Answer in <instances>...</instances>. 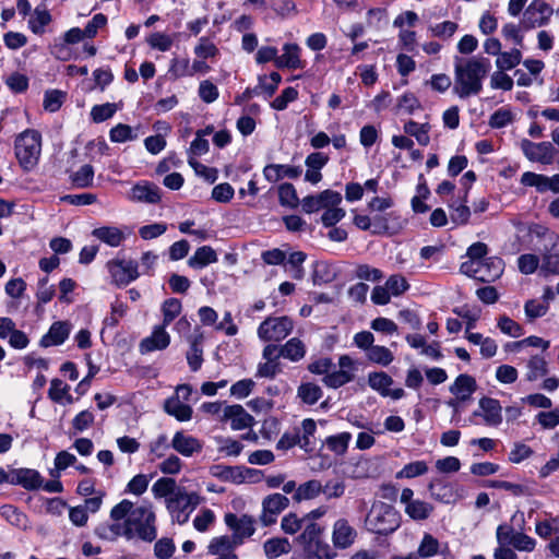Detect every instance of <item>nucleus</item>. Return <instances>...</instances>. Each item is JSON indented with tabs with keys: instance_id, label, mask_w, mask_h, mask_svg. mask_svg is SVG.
Returning a JSON list of instances; mask_svg holds the SVG:
<instances>
[{
	"instance_id": "1",
	"label": "nucleus",
	"mask_w": 559,
	"mask_h": 559,
	"mask_svg": "<svg viewBox=\"0 0 559 559\" xmlns=\"http://www.w3.org/2000/svg\"><path fill=\"white\" fill-rule=\"evenodd\" d=\"M114 521L126 519L122 535L128 539L139 537L144 542H153L157 536L156 516L151 504L134 506L124 499L110 511Z\"/></svg>"
},
{
	"instance_id": "2",
	"label": "nucleus",
	"mask_w": 559,
	"mask_h": 559,
	"mask_svg": "<svg viewBox=\"0 0 559 559\" xmlns=\"http://www.w3.org/2000/svg\"><path fill=\"white\" fill-rule=\"evenodd\" d=\"M490 70V61L481 57H473L456 62L454 68L453 93L460 98L478 95L483 90V80Z\"/></svg>"
},
{
	"instance_id": "3",
	"label": "nucleus",
	"mask_w": 559,
	"mask_h": 559,
	"mask_svg": "<svg viewBox=\"0 0 559 559\" xmlns=\"http://www.w3.org/2000/svg\"><path fill=\"white\" fill-rule=\"evenodd\" d=\"M400 524L399 512L392 506L382 501L372 504L365 521L366 528L379 535L392 534L400 527Z\"/></svg>"
},
{
	"instance_id": "4",
	"label": "nucleus",
	"mask_w": 559,
	"mask_h": 559,
	"mask_svg": "<svg viewBox=\"0 0 559 559\" xmlns=\"http://www.w3.org/2000/svg\"><path fill=\"white\" fill-rule=\"evenodd\" d=\"M324 528L314 522L305 524L304 532L297 540L309 558L333 559L336 554L332 547L322 539Z\"/></svg>"
},
{
	"instance_id": "5",
	"label": "nucleus",
	"mask_w": 559,
	"mask_h": 559,
	"mask_svg": "<svg viewBox=\"0 0 559 559\" xmlns=\"http://www.w3.org/2000/svg\"><path fill=\"white\" fill-rule=\"evenodd\" d=\"M41 150L40 133L27 129L20 133L15 140V156L20 165L25 169H32L38 162Z\"/></svg>"
},
{
	"instance_id": "6",
	"label": "nucleus",
	"mask_w": 559,
	"mask_h": 559,
	"mask_svg": "<svg viewBox=\"0 0 559 559\" xmlns=\"http://www.w3.org/2000/svg\"><path fill=\"white\" fill-rule=\"evenodd\" d=\"M165 502L171 520L185 524L200 503V497L195 492H188L185 488H181L174 497L167 498Z\"/></svg>"
},
{
	"instance_id": "7",
	"label": "nucleus",
	"mask_w": 559,
	"mask_h": 559,
	"mask_svg": "<svg viewBox=\"0 0 559 559\" xmlns=\"http://www.w3.org/2000/svg\"><path fill=\"white\" fill-rule=\"evenodd\" d=\"M293 320L286 316L269 317L258 328V336L264 342H281L293 331Z\"/></svg>"
},
{
	"instance_id": "8",
	"label": "nucleus",
	"mask_w": 559,
	"mask_h": 559,
	"mask_svg": "<svg viewBox=\"0 0 559 559\" xmlns=\"http://www.w3.org/2000/svg\"><path fill=\"white\" fill-rule=\"evenodd\" d=\"M225 523L234 532L233 536H229V542L236 547L241 545L245 538L252 536L255 532L254 519L247 514L237 516L234 513H227L225 515Z\"/></svg>"
},
{
	"instance_id": "9",
	"label": "nucleus",
	"mask_w": 559,
	"mask_h": 559,
	"mask_svg": "<svg viewBox=\"0 0 559 559\" xmlns=\"http://www.w3.org/2000/svg\"><path fill=\"white\" fill-rule=\"evenodd\" d=\"M552 15V8L546 2L534 0L530 3L523 14L521 26L523 29H532L544 26Z\"/></svg>"
},
{
	"instance_id": "10",
	"label": "nucleus",
	"mask_w": 559,
	"mask_h": 559,
	"mask_svg": "<svg viewBox=\"0 0 559 559\" xmlns=\"http://www.w3.org/2000/svg\"><path fill=\"white\" fill-rule=\"evenodd\" d=\"M521 150L531 162L550 165L557 154L556 147L550 142L534 143L527 139L521 141Z\"/></svg>"
},
{
	"instance_id": "11",
	"label": "nucleus",
	"mask_w": 559,
	"mask_h": 559,
	"mask_svg": "<svg viewBox=\"0 0 559 559\" xmlns=\"http://www.w3.org/2000/svg\"><path fill=\"white\" fill-rule=\"evenodd\" d=\"M289 506V499L282 493H271L262 500V512L259 520L263 526H270L277 520L282 513Z\"/></svg>"
},
{
	"instance_id": "12",
	"label": "nucleus",
	"mask_w": 559,
	"mask_h": 559,
	"mask_svg": "<svg viewBox=\"0 0 559 559\" xmlns=\"http://www.w3.org/2000/svg\"><path fill=\"white\" fill-rule=\"evenodd\" d=\"M342 202V195L340 192L334 190H324L317 195H308L301 200L302 211L307 214L325 210L332 205H340Z\"/></svg>"
},
{
	"instance_id": "13",
	"label": "nucleus",
	"mask_w": 559,
	"mask_h": 559,
	"mask_svg": "<svg viewBox=\"0 0 559 559\" xmlns=\"http://www.w3.org/2000/svg\"><path fill=\"white\" fill-rule=\"evenodd\" d=\"M108 270L117 285L126 286L139 276L136 262L129 260H114L108 262Z\"/></svg>"
},
{
	"instance_id": "14",
	"label": "nucleus",
	"mask_w": 559,
	"mask_h": 559,
	"mask_svg": "<svg viewBox=\"0 0 559 559\" xmlns=\"http://www.w3.org/2000/svg\"><path fill=\"white\" fill-rule=\"evenodd\" d=\"M170 447L182 456L191 457L202 451L203 442L181 430L174 435Z\"/></svg>"
},
{
	"instance_id": "15",
	"label": "nucleus",
	"mask_w": 559,
	"mask_h": 559,
	"mask_svg": "<svg viewBox=\"0 0 559 559\" xmlns=\"http://www.w3.org/2000/svg\"><path fill=\"white\" fill-rule=\"evenodd\" d=\"M479 412L475 416H481L484 423L490 427H497L502 423V407L500 402L492 397H481L479 400Z\"/></svg>"
},
{
	"instance_id": "16",
	"label": "nucleus",
	"mask_w": 559,
	"mask_h": 559,
	"mask_svg": "<svg viewBox=\"0 0 559 559\" xmlns=\"http://www.w3.org/2000/svg\"><path fill=\"white\" fill-rule=\"evenodd\" d=\"M170 344V335L163 325L154 326L152 334L140 342L141 354H148L154 350H163Z\"/></svg>"
},
{
	"instance_id": "17",
	"label": "nucleus",
	"mask_w": 559,
	"mask_h": 559,
	"mask_svg": "<svg viewBox=\"0 0 559 559\" xmlns=\"http://www.w3.org/2000/svg\"><path fill=\"white\" fill-rule=\"evenodd\" d=\"M357 537L356 530L345 519H338L333 525L332 542L335 548L350 547Z\"/></svg>"
},
{
	"instance_id": "18",
	"label": "nucleus",
	"mask_w": 559,
	"mask_h": 559,
	"mask_svg": "<svg viewBox=\"0 0 559 559\" xmlns=\"http://www.w3.org/2000/svg\"><path fill=\"white\" fill-rule=\"evenodd\" d=\"M71 330L72 325L70 322L56 321L50 325L48 332L43 335L39 345L45 348L61 345L69 337Z\"/></svg>"
},
{
	"instance_id": "19",
	"label": "nucleus",
	"mask_w": 559,
	"mask_h": 559,
	"mask_svg": "<svg viewBox=\"0 0 559 559\" xmlns=\"http://www.w3.org/2000/svg\"><path fill=\"white\" fill-rule=\"evenodd\" d=\"M430 497L442 503H454L460 499V495L453 485L442 479H432L428 484Z\"/></svg>"
},
{
	"instance_id": "20",
	"label": "nucleus",
	"mask_w": 559,
	"mask_h": 559,
	"mask_svg": "<svg viewBox=\"0 0 559 559\" xmlns=\"http://www.w3.org/2000/svg\"><path fill=\"white\" fill-rule=\"evenodd\" d=\"M129 199L134 202L155 204L160 200V190L154 183L139 182L131 188Z\"/></svg>"
},
{
	"instance_id": "21",
	"label": "nucleus",
	"mask_w": 559,
	"mask_h": 559,
	"mask_svg": "<svg viewBox=\"0 0 559 559\" xmlns=\"http://www.w3.org/2000/svg\"><path fill=\"white\" fill-rule=\"evenodd\" d=\"M223 420H229L233 430H242L253 424V417L241 405L226 406Z\"/></svg>"
},
{
	"instance_id": "22",
	"label": "nucleus",
	"mask_w": 559,
	"mask_h": 559,
	"mask_svg": "<svg viewBox=\"0 0 559 559\" xmlns=\"http://www.w3.org/2000/svg\"><path fill=\"white\" fill-rule=\"evenodd\" d=\"M10 484L21 485L25 489L34 490L41 487L43 478L35 469L20 468L12 472Z\"/></svg>"
},
{
	"instance_id": "23",
	"label": "nucleus",
	"mask_w": 559,
	"mask_h": 559,
	"mask_svg": "<svg viewBox=\"0 0 559 559\" xmlns=\"http://www.w3.org/2000/svg\"><path fill=\"white\" fill-rule=\"evenodd\" d=\"M449 390L457 400L464 402L469 400L477 390V383L472 376L462 373L455 379Z\"/></svg>"
},
{
	"instance_id": "24",
	"label": "nucleus",
	"mask_w": 559,
	"mask_h": 559,
	"mask_svg": "<svg viewBox=\"0 0 559 559\" xmlns=\"http://www.w3.org/2000/svg\"><path fill=\"white\" fill-rule=\"evenodd\" d=\"M277 68L302 69L304 63L300 59V47L297 44H285L283 53L275 59Z\"/></svg>"
},
{
	"instance_id": "25",
	"label": "nucleus",
	"mask_w": 559,
	"mask_h": 559,
	"mask_svg": "<svg viewBox=\"0 0 559 559\" xmlns=\"http://www.w3.org/2000/svg\"><path fill=\"white\" fill-rule=\"evenodd\" d=\"M236 546L229 542V536L224 535L214 537L209 546L207 552L212 556H216V559H239L235 554Z\"/></svg>"
},
{
	"instance_id": "26",
	"label": "nucleus",
	"mask_w": 559,
	"mask_h": 559,
	"mask_svg": "<svg viewBox=\"0 0 559 559\" xmlns=\"http://www.w3.org/2000/svg\"><path fill=\"white\" fill-rule=\"evenodd\" d=\"M300 174L301 169L299 167L289 165L270 164L263 169V175L270 182H277L284 177L297 178Z\"/></svg>"
},
{
	"instance_id": "27",
	"label": "nucleus",
	"mask_w": 559,
	"mask_h": 559,
	"mask_svg": "<svg viewBox=\"0 0 559 559\" xmlns=\"http://www.w3.org/2000/svg\"><path fill=\"white\" fill-rule=\"evenodd\" d=\"M165 412L174 416L179 421H188L192 418V408L188 404H185L179 400L178 396H171L165 401Z\"/></svg>"
},
{
	"instance_id": "28",
	"label": "nucleus",
	"mask_w": 559,
	"mask_h": 559,
	"mask_svg": "<svg viewBox=\"0 0 559 559\" xmlns=\"http://www.w3.org/2000/svg\"><path fill=\"white\" fill-rule=\"evenodd\" d=\"M548 373V362L542 355L532 356L526 362L525 379L534 382Z\"/></svg>"
},
{
	"instance_id": "29",
	"label": "nucleus",
	"mask_w": 559,
	"mask_h": 559,
	"mask_svg": "<svg viewBox=\"0 0 559 559\" xmlns=\"http://www.w3.org/2000/svg\"><path fill=\"white\" fill-rule=\"evenodd\" d=\"M306 345L298 337H293L281 346L282 357L290 360L292 362H298L302 360L306 356Z\"/></svg>"
},
{
	"instance_id": "30",
	"label": "nucleus",
	"mask_w": 559,
	"mask_h": 559,
	"mask_svg": "<svg viewBox=\"0 0 559 559\" xmlns=\"http://www.w3.org/2000/svg\"><path fill=\"white\" fill-rule=\"evenodd\" d=\"M323 485L318 479H310L306 483H302L296 489V492L293 495V500L297 503L304 500H311L319 497L322 493Z\"/></svg>"
},
{
	"instance_id": "31",
	"label": "nucleus",
	"mask_w": 559,
	"mask_h": 559,
	"mask_svg": "<svg viewBox=\"0 0 559 559\" xmlns=\"http://www.w3.org/2000/svg\"><path fill=\"white\" fill-rule=\"evenodd\" d=\"M503 272V261L498 257L486 258L481 271L478 272L480 282L490 283L499 278Z\"/></svg>"
},
{
	"instance_id": "32",
	"label": "nucleus",
	"mask_w": 559,
	"mask_h": 559,
	"mask_svg": "<svg viewBox=\"0 0 559 559\" xmlns=\"http://www.w3.org/2000/svg\"><path fill=\"white\" fill-rule=\"evenodd\" d=\"M93 236L110 247H118L124 240V234L118 227L103 226L93 230Z\"/></svg>"
},
{
	"instance_id": "33",
	"label": "nucleus",
	"mask_w": 559,
	"mask_h": 559,
	"mask_svg": "<svg viewBox=\"0 0 559 559\" xmlns=\"http://www.w3.org/2000/svg\"><path fill=\"white\" fill-rule=\"evenodd\" d=\"M217 261V254L210 246H203L195 250L194 254L188 260L189 266L202 269Z\"/></svg>"
},
{
	"instance_id": "34",
	"label": "nucleus",
	"mask_w": 559,
	"mask_h": 559,
	"mask_svg": "<svg viewBox=\"0 0 559 559\" xmlns=\"http://www.w3.org/2000/svg\"><path fill=\"white\" fill-rule=\"evenodd\" d=\"M435 508L431 503L416 499L405 507V513L414 521H425L433 512Z\"/></svg>"
},
{
	"instance_id": "35",
	"label": "nucleus",
	"mask_w": 559,
	"mask_h": 559,
	"mask_svg": "<svg viewBox=\"0 0 559 559\" xmlns=\"http://www.w3.org/2000/svg\"><path fill=\"white\" fill-rule=\"evenodd\" d=\"M182 487H178L176 480L170 477L159 478L152 487V492L155 498H169L174 497L178 490Z\"/></svg>"
},
{
	"instance_id": "36",
	"label": "nucleus",
	"mask_w": 559,
	"mask_h": 559,
	"mask_svg": "<svg viewBox=\"0 0 559 559\" xmlns=\"http://www.w3.org/2000/svg\"><path fill=\"white\" fill-rule=\"evenodd\" d=\"M322 389L312 382H304L297 389V396L308 405L316 404L322 397Z\"/></svg>"
},
{
	"instance_id": "37",
	"label": "nucleus",
	"mask_w": 559,
	"mask_h": 559,
	"mask_svg": "<svg viewBox=\"0 0 559 559\" xmlns=\"http://www.w3.org/2000/svg\"><path fill=\"white\" fill-rule=\"evenodd\" d=\"M264 554L269 559H274L290 551V544L287 538H271L263 545Z\"/></svg>"
},
{
	"instance_id": "38",
	"label": "nucleus",
	"mask_w": 559,
	"mask_h": 559,
	"mask_svg": "<svg viewBox=\"0 0 559 559\" xmlns=\"http://www.w3.org/2000/svg\"><path fill=\"white\" fill-rule=\"evenodd\" d=\"M440 549L439 540L429 533H425L417 548L419 558L426 559L438 555Z\"/></svg>"
},
{
	"instance_id": "39",
	"label": "nucleus",
	"mask_w": 559,
	"mask_h": 559,
	"mask_svg": "<svg viewBox=\"0 0 559 559\" xmlns=\"http://www.w3.org/2000/svg\"><path fill=\"white\" fill-rule=\"evenodd\" d=\"M430 126L428 123H417L416 121L409 120L404 124L405 133L415 136L420 145H428L430 138L429 132Z\"/></svg>"
},
{
	"instance_id": "40",
	"label": "nucleus",
	"mask_w": 559,
	"mask_h": 559,
	"mask_svg": "<svg viewBox=\"0 0 559 559\" xmlns=\"http://www.w3.org/2000/svg\"><path fill=\"white\" fill-rule=\"evenodd\" d=\"M522 60V52L520 49L514 48L510 51L500 52L496 60L498 70L507 71L515 68Z\"/></svg>"
},
{
	"instance_id": "41",
	"label": "nucleus",
	"mask_w": 559,
	"mask_h": 559,
	"mask_svg": "<svg viewBox=\"0 0 559 559\" xmlns=\"http://www.w3.org/2000/svg\"><path fill=\"white\" fill-rule=\"evenodd\" d=\"M72 183L76 188H88L93 186L94 168L90 164L81 166L75 173L71 175Z\"/></svg>"
},
{
	"instance_id": "42",
	"label": "nucleus",
	"mask_w": 559,
	"mask_h": 559,
	"mask_svg": "<svg viewBox=\"0 0 559 559\" xmlns=\"http://www.w3.org/2000/svg\"><path fill=\"white\" fill-rule=\"evenodd\" d=\"M393 383V379L385 372H371L368 376V384L371 389L379 392L382 396L388 394L390 386Z\"/></svg>"
},
{
	"instance_id": "43",
	"label": "nucleus",
	"mask_w": 559,
	"mask_h": 559,
	"mask_svg": "<svg viewBox=\"0 0 559 559\" xmlns=\"http://www.w3.org/2000/svg\"><path fill=\"white\" fill-rule=\"evenodd\" d=\"M366 356L368 360L380 366H388L394 359L393 353L389 348L380 345H373L366 353Z\"/></svg>"
},
{
	"instance_id": "44",
	"label": "nucleus",
	"mask_w": 559,
	"mask_h": 559,
	"mask_svg": "<svg viewBox=\"0 0 559 559\" xmlns=\"http://www.w3.org/2000/svg\"><path fill=\"white\" fill-rule=\"evenodd\" d=\"M350 439L352 435L349 432H341L338 435L328 437L325 444L328 449L336 455H343L347 451Z\"/></svg>"
},
{
	"instance_id": "45",
	"label": "nucleus",
	"mask_w": 559,
	"mask_h": 559,
	"mask_svg": "<svg viewBox=\"0 0 559 559\" xmlns=\"http://www.w3.org/2000/svg\"><path fill=\"white\" fill-rule=\"evenodd\" d=\"M182 306L179 299L169 298L162 305L163 323L167 328L181 312Z\"/></svg>"
},
{
	"instance_id": "46",
	"label": "nucleus",
	"mask_w": 559,
	"mask_h": 559,
	"mask_svg": "<svg viewBox=\"0 0 559 559\" xmlns=\"http://www.w3.org/2000/svg\"><path fill=\"white\" fill-rule=\"evenodd\" d=\"M466 198H467V192L465 193L462 203L453 202L450 204L451 221L457 225L466 224L471 216V210L465 204L467 202Z\"/></svg>"
},
{
	"instance_id": "47",
	"label": "nucleus",
	"mask_w": 559,
	"mask_h": 559,
	"mask_svg": "<svg viewBox=\"0 0 559 559\" xmlns=\"http://www.w3.org/2000/svg\"><path fill=\"white\" fill-rule=\"evenodd\" d=\"M354 376L348 370L332 371L323 378V383L333 389H337L353 380Z\"/></svg>"
},
{
	"instance_id": "48",
	"label": "nucleus",
	"mask_w": 559,
	"mask_h": 559,
	"mask_svg": "<svg viewBox=\"0 0 559 559\" xmlns=\"http://www.w3.org/2000/svg\"><path fill=\"white\" fill-rule=\"evenodd\" d=\"M278 199L282 205L288 207H296L299 203L295 187L288 182L278 187Z\"/></svg>"
},
{
	"instance_id": "49",
	"label": "nucleus",
	"mask_w": 559,
	"mask_h": 559,
	"mask_svg": "<svg viewBox=\"0 0 559 559\" xmlns=\"http://www.w3.org/2000/svg\"><path fill=\"white\" fill-rule=\"evenodd\" d=\"M117 110L118 105L114 103L95 105L91 110V117L94 122L99 123L111 118Z\"/></svg>"
},
{
	"instance_id": "50",
	"label": "nucleus",
	"mask_w": 559,
	"mask_h": 559,
	"mask_svg": "<svg viewBox=\"0 0 559 559\" xmlns=\"http://www.w3.org/2000/svg\"><path fill=\"white\" fill-rule=\"evenodd\" d=\"M427 471L428 465L425 461H415L406 464L400 472H397L396 478H414L426 474Z\"/></svg>"
},
{
	"instance_id": "51",
	"label": "nucleus",
	"mask_w": 559,
	"mask_h": 559,
	"mask_svg": "<svg viewBox=\"0 0 559 559\" xmlns=\"http://www.w3.org/2000/svg\"><path fill=\"white\" fill-rule=\"evenodd\" d=\"M70 386L63 383L60 379H52L50 382V389L48 391V396L57 403H60L64 397H68V401L71 402L72 397L69 395Z\"/></svg>"
},
{
	"instance_id": "52",
	"label": "nucleus",
	"mask_w": 559,
	"mask_h": 559,
	"mask_svg": "<svg viewBox=\"0 0 559 559\" xmlns=\"http://www.w3.org/2000/svg\"><path fill=\"white\" fill-rule=\"evenodd\" d=\"M385 287L392 296L396 297L404 294L409 288V284L403 275L393 274L386 280Z\"/></svg>"
},
{
	"instance_id": "53",
	"label": "nucleus",
	"mask_w": 559,
	"mask_h": 559,
	"mask_svg": "<svg viewBox=\"0 0 559 559\" xmlns=\"http://www.w3.org/2000/svg\"><path fill=\"white\" fill-rule=\"evenodd\" d=\"M498 328L500 331L511 337H520L523 335L522 326L509 318L508 316H501L498 320Z\"/></svg>"
},
{
	"instance_id": "54",
	"label": "nucleus",
	"mask_w": 559,
	"mask_h": 559,
	"mask_svg": "<svg viewBox=\"0 0 559 559\" xmlns=\"http://www.w3.org/2000/svg\"><path fill=\"white\" fill-rule=\"evenodd\" d=\"M345 217V210L338 205L326 207L321 216V222L325 227H333Z\"/></svg>"
},
{
	"instance_id": "55",
	"label": "nucleus",
	"mask_w": 559,
	"mask_h": 559,
	"mask_svg": "<svg viewBox=\"0 0 559 559\" xmlns=\"http://www.w3.org/2000/svg\"><path fill=\"white\" fill-rule=\"evenodd\" d=\"M535 539L522 532H518L510 543V548L513 547L519 551L526 552L533 551L535 549Z\"/></svg>"
},
{
	"instance_id": "56",
	"label": "nucleus",
	"mask_w": 559,
	"mask_h": 559,
	"mask_svg": "<svg viewBox=\"0 0 559 559\" xmlns=\"http://www.w3.org/2000/svg\"><path fill=\"white\" fill-rule=\"evenodd\" d=\"M539 265V258L536 254H522L518 259V267L522 274H533Z\"/></svg>"
},
{
	"instance_id": "57",
	"label": "nucleus",
	"mask_w": 559,
	"mask_h": 559,
	"mask_svg": "<svg viewBox=\"0 0 559 559\" xmlns=\"http://www.w3.org/2000/svg\"><path fill=\"white\" fill-rule=\"evenodd\" d=\"M213 475L223 480L240 481L243 476L238 467L216 465L213 467Z\"/></svg>"
},
{
	"instance_id": "58",
	"label": "nucleus",
	"mask_w": 559,
	"mask_h": 559,
	"mask_svg": "<svg viewBox=\"0 0 559 559\" xmlns=\"http://www.w3.org/2000/svg\"><path fill=\"white\" fill-rule=\"evenodd\" d=\"M490 86L496 90L511 91L513 88V80L502 70H497L491 74Z\"/></svg>"
},
{
	"instance_id": "59",
	"label": "nucleus",
	"mask_w": 559,
	"mask_h": 559,
	"mask_svg": "<svg viewBox=\"0 0 559 559\" xmlns=\"http://www.w3.org/2000/svg\"><path fill=\"white\" fill-rule=\"evenodd\" d=\"M136 135L133 134L132 128L128 124L119 123L110 130V140L117 143H123L134 140Z\"/></svg>"
},
{
	"instance_id": "60",
	"label": "nucleus",
	"mask_w": 559,
	"mask_h": 559,
	"mask_svg": "<svg viewBox=\"0 0 559 559\" xmlns=\"http://www.w3.org/2000/svg\"><path fill=\"white\" fill-rule=\"evenodd\" d=\"M2 514L7 518V520L17 526V527H26L27 526V518L24 513L19 511L13 506H4L2 507Z\"/></svg>"
},
{
	"instance_id": "61",
	"label": "nucleus",
	"mask_w": 559,
	"mask_h": 559,
	"mask_svg": "<svg viewBox=\"0 0 559 559\" xmlns=\"http://www.w3.org/2000/svg\"><path fill=\"white\" fill-rule=\"evenodd\" d=\"M298 97V92L294 87H286L280 96H277L271 104L272 108L276 110H284L287 105Z\"/></svg>"
},
{
	"instance_id": "62",
	"label": "nucleus",
	"mask_w": 559,
	"mask_h": 559,
	"mask_svg": "<svg viewBox=\"0 0 559 559\" xmlns=\"http://www.w3.org/2000/svg\"><path fill=\"white\" fill-rule=\"evenodd\" d=\"M533 455V450L523 442H515L513 444L512 450L509 453L510 462L514 464H519L522 461L531 457Z\"/></svg>"
},
{
	"instance_id": "63",
	"label": "nucleus",
	"mask_w": 559,
	"mask_h": 559,
	"mask_svg": "<svg viewBox=\"0 0 559 559\" xmlns=\"http://www.w3.org/2000/svg\"><path fill=\"white\" fill-rule=\"evenodd\" d=\"M218 95L219 93L216 85L211 81L204 80L200 83L199 96L204 103L211 104L215 102L218 98Z\"/></svg>"
},
{
	"instance_id": "64",
	"label": "nucleus",
	"mask_w": 559,
	"mask_h": 559,
	"mask_svg": "<svg viewBox=\"0 0 559 559\" xmlns=\"http://www.w3.org/2000/svg\"><path fill=\"white\" fill-rule=\"evenodd\" d=\"M64 94L58 90L46 92L44 98V108L50 112L59 110L63 103Z\"/></svg>"
}]
</instances>
